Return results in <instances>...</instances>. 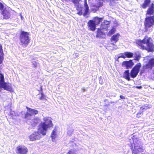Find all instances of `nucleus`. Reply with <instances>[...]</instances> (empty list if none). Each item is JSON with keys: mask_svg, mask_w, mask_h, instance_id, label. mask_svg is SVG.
<instances>
[{"mask_svg": "<svg viewBox=\"0 0 154 154\" xmlns=\"http://www.w3.org/2000/svg\"><path fill=\"white\" fill-rule=\"evenodd\" d=\"M134 64V63L132 60H130L128 61L123 62L122 63V66L123 67H125L127 69H129L131 68Z\"/></svg>", "mask_w": 154, "mask_h": 154, "instance_id": "9b49d317", "label": "nucleus"}, {"mask_svg": "<svg viewBox=\"0 0 154 154\" xmlns=\"http://www.w3.org/2000/svg\"><path fill=\"white\" fill-rule=\"evenodd\" d=\"M109 24V21H107V20H105L103 22V24L102 25L101 24V26L100 27V29H103L105 28V25H107Z\"/></svg>", "mask_w": 154, "mask_h": 154, "instance_id": "4be33fe9", "label": "nucleus"}, {"mask_svg": "<svg viewBox=\"0 0 154 154\" xmlns=\"http://www.w3.org/2000/svg\"><path fill=\"white\" fill-rule=\"evenodd\" d=\"M134 148L132 150L133 154H140L142 152L140 140L136 138L133 140Z\"/></svg>", "mask_w": 154, "mask_h": 154, "instance_id": "20e7f679", "label": "nucleus"}, {"mask_svg": "<svg viewBox=\"0 0 154 154\" xmlns=\"http://www.w3.org/2000/svg\"><path fill=\"white\" fill-rule=\"evenodd\" d=\"M80 0H74L73 1V2L77 6L76 9L78 11L77 14L80 15L82 14V10L83 9V7L80 3Z\"/></svg>", "mask_w": 154, "mask_h": 154, "instance_id": "1a4fd4ad", "label": "nucleus"}, {"mask_svg": "<svg viewBox=\"0 0 154 154\" xmlns=\"http://www.w3.org/2000/svg\"><path fill=\"white\" fill-rule=\"evenodd\" d=\"M120 57H122L124 58H126V55H125V52L124 53H121L120 54V56H119L118 57L117 60L118 62L119 61V59Z\"/></svg>", "mask_w": 154, "mask_h": 154, "instance_id": "c85d7f7f", "label": "nucleus"}, {"mask_svg": "<svg viewBox=\"0 0 154 154\" xmlns=\"http://www.w3.org/2000/svg\"><path fill=\"white\" fill-rule=\"evenodd\" d=\"M125 75L126 77V79L128 80H129L130 78L129 77V73L128 70L125 71Z\"/></svg>", "mask_w": 154, "mask_h": 154, "instance_id": "cd10ccee", "label": "nucleus"}, {"mask_svg": "<svg viewBox=\"0 0 154 154\" xmlns=\"http://www.w3.org/2000/svg\"><path fill=\"white\" fill-rule=\"evenodd\" d=\"M142 115V114L141 112H139L137 114L136 117L137 118H139Z\"/></svg>", "mask_w": 154, "mask_h": 154, "instance_id": "473e14b6", "label": "nucleus"}, {"mask_svg": "<svg viewBox=\"0 0 154 154\" xmlns=\"http://www.w3.org/2000/svg\"><path fill=\"white\" fill-rule=\"evenodd\" d=\"M153 66H154V58L152 59L149 60L146 67L147 68H152Z\"/></svg>", "mask_w": 154, "mask_h": 154, "instance_id": "6ab92c4d", "label": "nucleus"}, {"mask_svg": "<svg viewBox=\"0 0 154 154\" xmlns=\"http://www.w3.org/2000/svg\"><path fill=\"white\" fill-rule=\"evenodd\" d=\"M103 18H99L97 17L94 18V19L93 20L95 24L96 25L100 24L101 21L102 20Z\"/></svg>", "mask_w": 154, "mask_h": 154, "instance_id": "f3484780", "label": "nucleus"}, {"mask_svg": "<svg viewBox=\"0 0 154 154\" xmlns=\"http://www.w3.org/2000/svg\"><path fill=\"white\" fill-rule=\"evenodd\" d=\"M154 13V5L153 3L152 4L151 6L148 9L146 15L147 16L149 15H151L153 14Z\"/></svg>", "mask_w": 154, "mask_h": 154, "instance_id": "ddd939ff", "label": "nucleus"}, {"mask_svg": "<svg viewBox=\"0 0 154 154\" xmlns=\"http://www.w3.org/2000/svg\"><path fill=\"white\" fill-rule=\"evenodd\" d=\"M74 58L78 57H79V54L77 53H75L73 54Z\"/></svg>", "mask_w": 154, "mask_h": 154, "instance_id": "f704fd0d", "label": "nucleus"}, {"mask_svg": "<svg viewBox=\"0 0 154 154\" xmlns=\"http://www.w3.org/2000/svg\"><path fill=\"white\" fill-rule=\"evenodd\" d=\"M84 5L85 8V13H84V15H85L87 14L89 11V7L87 2V0H84Z\"/></svg>", "mask_w": 154, "mask_h": 154, "instance_id": "a211bd4d", "label": "nucleus"}, {"mask_svg": "<svg viewBox=\"0 0 154 154\" xmlns=\"http://www.w3.org/2000/svg\"><path fill=\"white\" fill-rule=\"evenodd\" d=\"M51 137L52 138V140L54 141L55 138L57 137V130L56 129H54L52 131L51 134Z\"/></svg>", "mask_w": 154, "mask_h": 154, "instance_id": "aec40b11", "label": "nucleus"}, {"mask_svg": "<svg viewBox=\"0 0 154 154\" xmlns=\"http://www.w3.org/2000/svg\"><path fill=\"white\" fill-rule=\"evenodd\" d=\"M125 55H126V58H131L133 57V54L132 53L126 52H125Z\"/></svg>", "mask_w": 154, "mask_h": 154, "instance_id": "393cba45", "label": "nucleus"}, {"mask_svg": "<svg viewBox=\"0 0 154 154\" xmlns=\"http://www.w3.org/2000/svg\"><path fill=\"white\" fill-rule=\"evenodd\" d=\"M135 57V60H139L141 57L140 55L138 52L134 54Z\"/></svg>", "mask_w": 154, "mask_h": 154, "instance_id": "bb28decb", "label": "nucleus"}, {"mask_svg": "<svg viewBox=\"0 0 154 154\" xmlns=\"http://www.w3.org/2000/svg\"><path fill=\"white\" fill-rule=\"evenodd\" d=\"M88 28L90 30L92 31L95 30L96 25L93 20H90L88 22Z\"/></svg>", "mask_w": 154, "mask_h": 154, "instance_id": "f8f14e48", "label": "nucleus"}, {"mask_svg": "<svg viewBox=\"0 0 154 154\" xmlns=\"http://www.w3.org/2000/svg\"><path fill=\"white\" fill-rule=\"evenodd\" d=\"M154 25V17L153 16L150 17L147 16L144 21L145 31H147L148 29Z\"/></svg>", "mask_w": 154, "mask_h": 154, "instance_id": "423d86ee", "label": "nucleus"}, {"mask_svg": "<svg viewBox=\"0 0 154 154\" xmlns=\"http://www.w3.org/2000/svg\"><path fill=\"white\" fill-rule=\"evenodd\" d=\"M150 0H145L144 1V3L142 5V7L143 8H146L148 6L149 4L150 3Z\"/></svg>", "mask_w": 154, "mask_h": 154, "instance_id": "412c9836", "label": "nucleus"}, {"mask_svg": "<svg viewBox=\"0 0 154 154\" xmlns=\"http://www.w3.org/2000/svg\"><path fill=\"white\" fill-rule=\"evenodd\" d=\"M116 31V29L114 27L112 28L108 33L107 34L108 35H111L113 34Z\"/></svg>", "mask_w": 154, "mask_h": 154, "instance_id": "b1692460", "label": "nucleus"}, {"mask_svg": "<svg viewBox=\"0 0 154 154\" xmlns=\"http://www.w3.org/2000/svg\"><path fill=\"white\" fill-rule=\"evenodd\" d=\"M41 94H42V97H40V99L41 100H43V98H44V94H42V93H41Z\"/></svg>", "mask_w": 154, "mask_h": 154, "instance_id": "c9c22d12", "label": "nucleus"}, {"mask_svg": "<svg viewBox=\"0 0 154 154\" xmlns=\"http://www.w3.org/2000/svg\"><path fill=\"white\" fill-rule=\"evenodd\" d=\"M113 26L114 27H116L118 26V23L116 20H114L113 21Z\"/></svg>", "mask_w": 154, "mask_h": 154, "instance_id": "c756f323", "label": "nucleus"}, {"mask_svg": "<svg viewBox=\"0 0 154 154\" xmlns=\"http://www.w3.org/2000/svg\"><path fill=\"white\" fill-rule=\"evenodd\" d=\"M28 149L24 146H20L16 148V152L17 154H27Z\"/></svg>", "mask_w": 154, "mask_h": 154, "instance_id": "9d476101", "label": "nucleus"}, {"mask_svg": "<svg viewBox=\"0 0 154 154\" xmlns=\"http://www.w3.org/2000/svg\"><path fill=\"white\" fill-rule=\"evenodd\" d=\"M28 111L25 115V118L28 119H32V116H35L38 113V111L34 109L26 107Z\"/></svg>", "mask_w": 154, "mask_h": 154, "instance_id": "0eeeda50", "label": "nucleus"}, {"mask_svg": "<svg viewBox=\"0 0 154 154\" xmlns=\"http://www.w3.org/2000/svg\"><path fill=\"white\" fill-rule=\"evenodd\" d=\"M5 79L2 74H0V88H3L4 89L11 91L12 90V86L11 84L5 82Z\"/></svg>", "mask_w": 154, "mask_h": 154, "instance_id": "39448f33", "label": "nucleus"}, {"mask_svg": "<svg viewBox=\"0 0 154 154\" xmlns=\"http://www.w3.org/2000/svg\"><path fill=\"white\" fill-rule=\"evenodd\" d=\"M29 33L26 32L22 31L20 37V44L23 48L26 47L30 42V38L29 37Z\"/></svg>", "mask_w": 154, "mask_h": 154, "instance_id": "7ed1b4c3", "label": "nucleus"}, {"mask_svg": "<svg viewBox=\"0 0 154 154\" xmlns=\"http://www.w3.org/2000/svg\"><path fill=\"white\" fill-rule=\"evenodd\" d=\"M120 34L117 33L113 35L111 37V42H114V43H116L119 40Z\"/></svg>", "mask_w": 154, "mask_h": 154, "instance_id": "4468645a", "label": "nucleus"}, {"mask_svg": "<svg viewBox=\"0 0 154 154\" xmlns=\"http://www.w3.org/2000/svg\"><path fill=\"white\" fill-rule=\"evenodd\" d=\"M83 92H85V89H83Z\"/></svg>", "mask_w": 154, "mask_h": 154, "instance_id": "ea45409f", "label": "nucleus"}, {"mask_svg": "<svg viewBox=\"0 0 154 154\" xmlns=\"http://www.w3.org/2000/svg\"><path fill=\"white\" fill-rule=\"evenodd\" d=\"M147 106H142L140 108V109L141 110H143L145 109H147Z\"/></svg>", "mask_w": 154, "mask_h": 154, "instance_id": "2f4dec72", "label": "nucleus"}, {"mask_svg": "<svg viewBox=\"0 0 154 154\" xmlns=\"http://www.w3.org/2000/svg\"><path fill=\"white\" fill-rule=\"evenodd\" d=\"M120 98L121 99H125V97L123 95H120Z\"/></svg>", "mask_w": 154, "mask_h": 154, "instance_id": "e433bc0d", "label": "nucleus"}, {"mask_svg": "<svg viewBox=\"0 0 154 154\" xmlns=\"http://www.w3.org/2000/svg\"><path fill=\"white\" fill-rule=\"evenodd\" d=\"M44 122H41L39 125L37 132H34L29 137L31 141L40 139L42 134L45 135L46 134L48 129L53 126L51 118L50 117H45L43 119Z\"/></svg>", "mask_w": 154, "mask_h": 154, "instance_id": "f257e3e1", "label": "nucleus"}, {"mask_svg": "<svg viewBox=\"0 0 154 154\" xmlns=\"http://www.w3.org/2000/svg\"><path fill=\"white\" fill-rule=\"evenodd\" d=\"M72 132H73L72 130L70 129V130L68 131L67 134L69 135L70 136L72 134Z\"/></svg>", "mask_w": 154, "mask_h": 154, "instance_id": "7c9ffc66", "label": "nucleus"}, {"mask_svg": "<svg viewBox=\"0 0 154 154\" xmlns=\"http://www.w3.org/2000/svg\"><path fill=\"white\" fill-rule=\"evenodd\" d=\"M4 8V6L1 3H0V9L1 10H2Z\"/></svg>", "mask_w": 154, "mask_h": 154, "instance_id": "72a5a7b5", "label": "nucleus"}, {"mask_svg": "<svg viewBox=\"0 0 154 154\" xmlns=\"http://www.w3.org/2000/svg\"><path fill=\"white\" fill-rule=\"evenodd\" d=\"M2 15L3 16L4 19L8 18L10 16L9 12L6 10H4L2 12Z\"/></svg>", "mask_w": 154, "mask_h": 154, "instance_id": "2eb2a0df", "label": "nucleus"}, {"mask_svg": "<svg viewBox=\"0 0 154 154\" xmlns=\"http://www.w3.org/2000/svg\"><path fill=\"white\" fill-rule=\"evenodd\" d=\"M136 88H137L140 89L142 88L141 86H137Z\"/></svg>", "mask_w": 154, "mask_h": 154, "instance_id": "4c0bfd02", "label": "nucleus"}, {"mask_svg": "<svg viewBox=\"0 0 154 154\" xmlns=\"http://www.w3.org/2000/svg\"><path fill=\"white\" fill-rule=\"evenodd\" d=\"M68 154H77V150L75 149H70L68 152Z\"/></svg>", "mask_w": 154, "mask_h": 154, "instance_id": "5701e85b", "label": "nucleus"}, {"mask_svg": "<svg viewBox=\"0 0 154 154\" xmlns=\"http://www.w3.org/2000/svg\"><path fill=\"white\" fill-rule=\"evenodd\" d=\"M102 0L104 2H106V1H110V0Z\"/></svg>", "mask_w": 154, "mask_h": 154, "instance_id": "58836bf2", "label": "nucleus"}, {"mask_svg": "<svg viewBox=\"0 0 154 154\" xmlns=\"http://www.w3.org/2000/svg\"><path fill=\"white\" fill-rule=\"evenodd\" d=\"M137 43L142 49H145L148 51H152L154 49V46L152 39L147 36L143 40H138Z\"/></svg>", "mask_w": 154, "mask_h": 154, "instance_id": "f03ea898", "label": "nucleus"}, {"mask_svg": "<svg viewBox=\"0 0 154 154\" xmlns=\"http://www.w3.org/2000/svg\"><path fill=\"white\" fill-rule=\"evenodd\" d=\"M31 120H32V122L35 124H37L40 122V120L37 117H35L33 119H32Z\"/></svg>", "mask_w": 154, "mask_h": 154, "instance_id": "a878e982", "label": "nucleus"}, {"mask_svg": "<svg viewBox=\"0 0 154 154\" xmlns=\"http://www.w3.org/2000/svg\"><path fill=\"white\" fill-rule=\"evenodd\" d=\"M141 64L139 63L136 64L135 66L132 70L131 73V76L133 78L135 77L139 71Z\"/></svg>", "mask_w": 154, "mask_h": 154, "instance_id": "6e6552de", "label": "nucleus"}, {"mask_svg": "<svg viewBox=\"0 0 154 154\" xmlns=\"http://www.w3.org/2000/svg\"><path fill=\"white\" fill-rule=\"evenodd\" d=\"M3 53L2 46L0 44V64H2L3 60Z\"/></svg>", "mask_w": 154, "mask_h": 154, "instance_id": "dca6fc26", "label": "nucleus"}]
</instances>
